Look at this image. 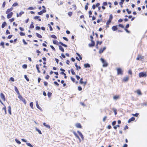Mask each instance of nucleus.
<instances>
[{"label":"nucleus","instance_id":"obj_1","mask_svg":"<svg viewBox=\"0 0 147 147\" xmlns=\"http://www.w3.org/2000/svg\"><path fill=\"white\" fill-rule=\"evenodd\" d=\"M147 72L146 71L144 72H141L139 73V76L140 78L142 77H146L147 76Z\"/></svg>","mask_w":147,"mask_h":147},{"label":"nucleus","instance_id":"obj_2","mask_svg":"<svg viewBox=\"0 0 147 147\" xmlns=\"http://www.w3.org/2000/svg\"><path fill=\"white\" fill-rule=\"evenodd\" d=\"M100 59H101V61L102 63H103V67H107V66L108 64H107V62L104 59H103L102 58H101Z\"/></svg>","mask_w":147,"mask_h":147},{"label":"nucleus","instance_id":"obj_3","mask_svg":"<svg viewBox=\"0 0 147 147\" xmlns=\"http://www.w3.org/2000/svg\"><path fill=\"white\" fill-rule=\"evenodd\" d=\"M18 98L20 100L22 101L25 105L26 104V100L21 95H19L18 96Z\"/></svg>","mask_w":147,"mask_h":147},{"label":"nucleus","instance_id":"obj_4","mask_svg":"<svg viewBox=\"0 0 147 147\" xmlns=\"http://www.w3.org/2000/svg\"><path fill=\"white\" fill-rule=\"evenodd\" d=\"M117 73L118 75H121L123 74V70L122 69L120 68H118L117 69Z\"/></svg>","mask_w":147,"mask_h":147},{"label":"nucleus","instance_id":"obj_5","mask_svg":"<svg viewBox=\"0 0 147 147\" xmlns=\"http://www.w3.org/2000/svg\"><path fill=\"white\" fill-rule=\"evenodd\" d=\"M120 98V95H116L114 96L113 97V99L115 100H117L119 99Z\"/></svg>","mask_w":147,"mask_h":147},{"label":"nucleus","instance_id":"obj_6","mask_svg":"<svg viewBox=\"0 0 147 147\" xmlns=\"http://www.w3.org/2000/svg\"><path fill=\"white\" fill-rule=\"evenodd\" d=\"M0 96L1 99H3L4 101H5L6 99L3 93H1Z\"/></svg>","mask_w":147,"mask_h":147},{"label":"nucleus","instance_id":"obj_7","mask_svg":"<svg viewBox=\"0 0 147 147\" xmlns=\"http://www.w3.org/2000/svg\"><path fill=\"white\" fill-rule=\"evenodd\" d=\"M76 127L78 128H81L82 126L80 123H77L75 124Z\"/></svg>","mask_w":147,"mask_h":147},{"label":"nucleus","instance_id":"obj_8","mask_svg":"<svg viewBox=\"0 0 147 147\" xmlns=\"http://www.w3.org/2000/svg\"><path fill=\"white\" fill-rule=\"evenodd\" d=\"M144 58V57L143 56H142L141 55H139L138 57L136 58V59L137 60H139V59H140L142 60Z\"/></svg>","mask_w":147,"mask_h":147},{"label":"nucleus","instance_id":"obj_9","mask_svg":"<svg viewBox=\"0 0 147 147\" xmlns=\"http://www.w3.org/2000/svg\"><path fill=\"white\" fill-rule=\"evenodd\" d=\"M106 47H104L102 49H100V50H99V53L100 54H101L106 49Z\"/></svg>","mask_w":147,"mask_h":147},{"label":"nucleus","instance_id":"obj_10","mask_svg":"<svg viewBox=\"0 0 147 147\" xmlns=\"http://www.w3.org/2000/svg\"><path fill=\"white\" fill-rule=\"evenodd\" d=\"M13 14V13L12 12H11V13L8 14L7 16V18L9 19L11 18Z\"/></svg>","mask_w":147,"mask_h":147},{"label":"nucleus","instance_id":"obj_11","mask_svg":"<svg viewBox=\"0 0 147 147\" xmlns=\"http://www.w3.org/2000/svg\"><path fill=\"white\" fill-rule=\"evenodd\" d=\"M24 13V11H21L20 12L19 14L18 13H17V17H18L19 16H21V15L23 14Z\"/></svg>","mask_w":147,"mask_h":147},{"label":"nucleus","instance_id":"obj_12","mask_svg":"<svg viewBox=\"0 0 147 147\" xmlns=\"http://www.w3.org/2000/svg\"><path fill=\"white\" fill-rule=\"evenodd\" d=\"M91 42L92 43L91 44H89V46L90 47H93L94 46V42L92 40H91Z\"/></svg>","mask_w":147,"mask_h":147},{"label":"nucleus","instance_id":"obj_13","mask_svg":"<svg viewBox=\"0 0 147 147\" xmlns=\"http://www.w3.org/2000/svg\"><path fill=\"white\" fill-rule=\"evenodd\" d=\"M112 29L113 31H115L117 30V27L116 26H114L112 27Z\"/></svg>","mask_w":147,"mask_h":147},{"label":"nucleus","instance_id":"obj_14","mask_svg":"<svg viewBox=\"0 0 147 147\" xmlns=\"http://www.w3.org/2000/svg\"><path fill=\"white\" fill-rule=\"evenodd\" d=\"M13 9V8L12 7H11L10 9H8L7 11L6 12V13L8 14L9 12L10 11H12Z\"/></svg>","mask_w":147,"mask_h":147},{"label":"nucleus","instance_id":"obj_15","mask_svg":"<svg viewBox=\"0 0 147 147\" xmlns=\"http://www.w3.org/2000/svg\"><path fill=\"white\" fill-rule=\"evenodd\" d=\"M135 119V118L134 117H132L128 121V123H129L131 121H134Z\"/></svg>","mask_w":147,"mask_h":147},{"label":"nucleus","instance_id":"obj_16","mask_svg":"<svg viewBox=\"0 0 147 147\" xmlns=\"http://www.w3.org/2000/svg\"><path fill=\"white\" fill-rule=\"evenodd\" d=\"M43 125L47 128L49 129L50 128V125H49L46 124L45 123H43Z\"/></svg>","mask_w":147,"mask_h":147},{"label":"nucleus","instance_id":"obj_17","mask_svg":"<svg viewBox=\"0 0 147 147\" xmlns=\"http://www.w3.org/2000/svg\"><path fill=\"white\" fill-rule=\"evenodd\" d=\"M129 79V77H125L124 78L123 81L124 82H127L128 81V80Z\"/></svg>","mask_w":147,"mask_h":147},{"label":"nucleus","instance_id":"obj_18","mask_svg":"<svg viewBox=\"0 0 147 147\" xmlns=\"http://www.w3.org/2000/svg\"><path fill=\"white\" fill-rule=\"evenodd\" d=\"M8 111L9 113V114H10V115H11V107H10V106H9L8 107Z\"/></svg>","mask_w":147,"mask_h":147},{"label":"nucleus","instance_id":"obj_19","mask_svg":"<svg viewBox=\"0 0 147 147\" xmlns=\"http://www.w3.org/2000/svg\"><path fill=\"white\" fill-rule=\"evenodd\" d=\"M36 106L37 107L38 109H40V110H41V108L39 106L38 101H36Z\"/></svg>","mask_w":147,"mask_h":147},{"label":"nucleus","instance_id":"obj_20","mask_svg":"<svg viewBox=\"0 0 147 147\" xmlns=\"http://www.w3.org/2000/svg\"><path fill=\"white\" fill-rule=\"evenodd\" d=\"M36 36L38 38H42V36L38 33H36Z\"/></svg>","mask_w":147,"mask_h":147},{"label":"nucleus","instance_id":"obj_21","mask_svg":"<svg viewBox=\"0 0 147 147\" xmlns=\"http://www.w3.org/2000/svg\"><path fill=\"white\" fill-rule=\"evenodd\" d=\"M84 66L85 68H87L88 67H90V65L89 64L86 63L84 64Z\"/></svg>","mask_w":147,"mask_h":147},{"label":"nucleus","instance_id":"obj_22","mask_svg":"<svg viewBox=\"0 0 147 147\" xmlns=\"http://www.w3.org/2000/svg\"><path fill=\"white\" fill-rule=\"evenodd\" d=\"M59 49L60 50L63 52H64V49L63 47L61 46H59Z\"/></svg>","mask_w":147,"mask_h":147},{"label":"nucleus","instance_id":"obj_23","mask_svg":"<svg viewBox=\"0 0 147 147\" xmlns=\"http://www.w3.org/2000/svg\"><path fill=\"white\" fill-rule=\"evenodd\" d=\"M75 66L76 67L77 69L78 70V69H81V67L80 66H78L77 65V64L76 63H75Z\"/></svg>","mask_w":147,"mask_h":147},{"label":"nucleus","instance_id":"obj_24","mask_svg":"<svg viewBox=\"0 0 147 147\" xmlns=\"http://www.w3.org/2000/svg\"><path fill=\"white\" fill-rule=\"evenodd\" d=\"M6 23L5 22H4L2 24L1 26V27L2 28H3L4 27L6 26Z\"/></svg>","mask_w":147,"mask_h":147},{"label":"nucleus","instance_id":"obj_25","mask_svg":"<svg viewBox=\"0 0 147 147\" xmlns=\"http://www.w3.org/2000/svg\"><path fill=\"white\" fill-rule=\"evenodd\" d=\"M14 88H15V91L18 94H19V91H18V89H17V88L16 86H14Z\"/></svg>","mask_w":147,"mask_h":147},{"label":"nucleus","instance_id":"obj_26","mask_svg":"<svg viewBox=\"0 0 147 147\" xmlns=\"http://www.w3.org/2000/svg\"><path fill=\"white\" fill-rule=\"evenodd\" d=\"M36 130L38 132L39 134H42V133L41 132V131L39 129H38L37 128H36Z\"/></svg>","mask_w":147,"mask_h":147},{"label":"nucleus","instance_id":"obj_27","mask_svg":"<svg viewBox=\"0 0 147 147\" xmlns=\"http://www.w3.org/2000/svg\"><path fill=\"white\" fill-rule=\"evenodd\" d=\"M15 140L16 143L19 144H20L21 143V142L17 139H16Z\"/></svg>","mask_w":147,"mask_h":147},{"label":"nucleus","instance_id":"obj_28","mask_svg":"<svg viewBox=\"0 0 147 147\" xmlns=\"http://www.w3.org/2000/svg\"><path fill=\"white\" fill-rule=\"evenodd\" d=\"M113 110L114 112L115 113V115H116L117 114V112H116L117 109H116L113 108Z\"/></svg>","mask_w":147,"mask_h":147},{"label":"nucleus","instance_id":"obj_29","mask_svg":"<svg viewBox=\"0 0 147 147\" xmlns=\"http://www.w3.org/2000/svg\"><path fill=\"white\" fill-rule=\"evenodd\" d=\"M26 144L28 146L30 147H33V146L29 143H26Z\"/></svg>","mask_w":147,"mask_h":147},{"label":"nucleus","instance_id":"obj_30","mask_svg":"<svg viewBox=\"0 0 147 147\" xmlns=\"http://www.w3.org/2000/svg\"><path fill=\"white\" fill-rule=\"evenodd\" d=\"M113 18V16L112 15V14H111L110 15L109 18V20H110V21H111Z\"/></svg>","mask_w":147,"mask_h":147},{"label":"nucleus","instance_id":"obj_31","mask_svg":"<svg viewBox=\"0 0 147 147\" xmlns=\"http://www.w3.org/2000/svg\"><path fill=\"white\" fill-rule=\"evenodd\" d=\"M30 106L32 109H33V102H31L30 103Z\"/></svg>","mask_w":147,"mask_h":147},{"label":"nucleus","instance_id":"obj_32","mask_svg":"<svg viewBox=\"0 0 147 147\" xmlns=\"http://www.w3.org/2000/svg\"><path fill=\"white\" fill-rule=\"evenodd\" d=\"M71 72L73 75L75 74V73L74 72V70L73 69H71Z\"/></svg>","mask_w":147,"mask_h":147},{"label":"nucleus","instance_id":"obj_33","mask_svg":"<svg viewBox=\"0 0 147 147\" xmlns=\"http://www.w3.org/2000/svg\"><path fill=\"white\" fill-rule=\"evenodd\" d=\"M59 43L62 46H64V47H67V45L63 43H62V42H59Z\"/></svg>","mask_w":147,"mask_h":147},{"label":"nucleus","instance_id":"obj_34","mask_svg":"<svg viewBox=\"0 0 147 147\" xmlns=\"http://www.w3.org/2000/svg\"><path fill=\"white\" fill-rule=\"evenodd\" d=\"M33 22H32V23H31V24L30 25V28H34V26L33 25Z\"/></svg>","mask_w":147,"mask_h":147},{"label":"nucleus","instance_id":"obj_35","mask_svg":"<svg viewBox=\"0 0 147 147\" xmlns=\"http://www.w3.org/2000/svg\"><path fill=\"white\" fill-rule=\"evenodd\" d=\"M137 93L139 95H141L142 94V93L140 90H137Z\"/></svg>","mask_w":147,"mask_h":147},{"label":"nucleus","instance_id":"obj_36","mask_svg":"<svg viewBox=\"0 0 147 147\" xmlns=\"http://www.w3.org/2000/svg\"><path fill=\"white\" fill-rule=\"evenodd\" d=\"M24 78H25V79L27 81H29V79L27 77V76L26 75H25L24 76Z\"/></svg>","mask_w":147,"mask_h":147},{"label":"nucleus","instance_id":"obj_37","mask_svg":"<svg viewBox=\"0 0 147 147\" xmlns=\"http://www.w3.org/2000/svg\"><path fill=\"white\" fill-rule=\"evenodd\" d=\"M22 67L24 69H26L27 67V65H26L24 64L22 65Z\"/></svg>","mask_w":147,"mask_h":147},{"label":"nucleus","instance_id":"obj_38","mask_svg":"<svg viewBox=\"0 0 147 147\" xmlns=\"http://www.w3.org/2000/svg\"><path fill=\"white\" fill-rule=\"evenodd\" d=\"M73 134H74L75 136L77 138L79 136H78V135L76 134V132L74 131L73 132Z\"/></svg>","mask_w":147,"mask_h":147},{"label":"nucleus","instance_id":"obj_39","mask_svg":"<svg viewBox=\"0 0 147 147\" xmlns=\"http://www.w3.org/2000/svg\"><path fill=\"white\" fill-rule=\"evenodd\" d=\"M0 45H1L3 47V48H4V43L3 42H1V43H0Z\"/></svg>","mask_w":147,"mask_h":147},{"label":"nucleus","instance_id":"obj_40","mask_svg":"<svg viewBox=\"0 0 147 147\" xmlns=\"http://www.w3.org/2000/svg\"><path fill=\"white\" fill-rule=\"evenodd\" d=\"M52 93L51 92H48L47 94V95L49 97H50Z\"/></svg>","mask_w":147,"mask_h":147},{"label":"nucleus","instance_id":"obj_41","mask_svg":"<svg viewBox=\"0 0 147 147\" xmlns=\"http://www.w3.org/2000/svg\"><path fill=\"white\" fill-rule=\"evenodd\" d=\"M51 37L55 39H56L57 38V37L54 35H52L51 36Z\"/></svg>","mask_w":147,"mask_h":147},{"label":"nucleus","instance_id":"obj_42","mask_svg":"<svg viewBox=\"0 0 147 147\" xmlns=\"http://www.w3.org/2000/svg\"><path fill=\"white\" fill-rule=\"evenodd\" d=\"M83 80V79L82 78H81L80 79V84H82L83 83V82L82 81Z\"/></svg>","mask_w":147,"mask_h":147},{"label":"nucleus","instance_id":"obj_43","mask_svg":"<svg viewBox=\"0 0 147 147\" xmlns=\"http://www.w3.org/2000/svg\"><path fill=\"white\" fill-rule=\"evenodd\" d=\"M68 14L69 16H71L72 14V12H69L68 13Z\"/></svg>","mask_w":147,"mask_h":147},{"label":"nucleus","instance_id":"obj_44","mask_svg":"<svg viewBox=\"0 0 147 147\" xmlns=\"http://www.w3.org/2000/svg\"><path fill=\"white\" fill-rule=\"evenodd\" d=\"M132 115L135 117H137L139 115V113H136L135 114H132Z\"/></svg>","mask_w":147,"mask_h":147},{"label":"nucleus","instance_id":"obj_45","mask_svg":"<svg viewBox=\"0 0 147 147\" xmlns=\"http://www.w3.org/2000/svg\"><path fill=\"white\" fill-rule=\"evenodd\" d=\"M79 135L80 136L81 138L83 140H84V137L82 133L80 134V135Z\"/></svg>","mask_w":147,"mask_h":147},{"label":"nucleus","instance_id":"obj_46","mask_svg":"<svg viewBox=\"0 0 147 147\" xmlns=\"http://www.w3.org/2000/svg\"><path fill=\"white\" fill-rule=\"evenodd\" d=\"M18 5V3H14L13 4V5L12 6H14V7H15V6H17Z\"/></svg>","mask_w":147,"mask_h":147},{"label":"nucleus","instance_id":"obj_47","mask_svg":"<svg viewBox=\"0 0 147 147\" xmlns=\"http://www.w3.org/2000/svg\"><path fill=\"white\" fill-rule=\"evenodd\" d=\"M34 9V8H33L32 7H28V10H32Z\"/></svg>","mask_w":147,"mask_h":147},{"label":"nucleus","instance_id":"obj_48","mask_svg":"<svg viewBox=\"0 0 147 147\" xmlns=\"http://www.w3.org/2000/svg\"><path fill=\"white\" fill-rule=\"evenodd\" d=\"M20 35L21 36H24L25 35V34L22 32H21L20 33Z\"/></svg>","mask_w":147,"mask_h":147},{"label":"nucleus","instance_id":"obj_49","mask_svg":"<svg viewBox=\"0 0 147 147\" xmlns=\"http://www.w3.org/2000/svg\"><path fill=\"white\" fill-rule=\"evenodd\" d=\"M40 17L39 16H36L34 17V19L35 20H38Z\"/></svg>","mask_w":147,"mask_h":147},{"label":"nucleus","instance_id":"obj_50","mask_svg":"<svg viewBox=\"0 0 147 147\" xmlns=\"http://www.w3.org/2000/svg\"><path fill=\"white\" fill-rule=\"evenodd\" d=\"M111 21H110V20H109L107 22V24L109 25L111 22Z\"/></svg>","mask_w":147,"mask_h":147},{"label":"nucleus","instance_id":"obj_51","mask_svg":"<svg viewBox=\"0 0 147 147\" xmlns=\"http://www.w3.org/2000/svg\"><path fill=\"white\" fill-rule=\"evenodd\" d=\"M126 11H127V13H128V14H130V13H131V11H129V9H126Z\"/></svg>","mask_w":147,"mask_h":147},{"label":"nucleus","instance_id":"obj_52","mask_svg":"<svg viewBox=\"0 0 147 147\" xmlns=\"http://www.w3.org/2000/svg\"><path fill=\"white\" fill-rule=\"evenodd\" d=\"M78 89L79 91H81L82 90V88L81 86H78Z\"/></svg>","mask_w":147,"mask_h":147},{"label":"nucleus","instance_id":"obj_53","mask_svg":"<svg viewBox=\"0 0 147 147\" xmlns=\"http://www.w3.org/2000/svg\"><path fill=\"white\" fill-rule=\"evenodd\" d=\"M116 121H114L112 122V125L113 126L116 124Z\"/></svg>","mask_w":147,"mask_h":147},{"label":"nucleus","instance_id":"obj_54","mask_svg":"<svg viewBox=\"0 0 147 147\" xmlns=\"http://www.w3.org/2000/svg\"><path fill=\"white\" fill-rule=\"evenodd\" d=\"M107 118V117L106 116L104 117L103 119V120H102L103 121H105V120Z\"/></svg>","mask_w":147,"mask_h":147},{"label":"nucleus","instance_id":"obj_55","mask_svg":"<svg viewBox=\"0 0 147 147\" xmlns=\"http://www.w3.org/2000/svg\"><path fill=\"white\" fill-rule=\"evenodd\" d=\"M71 80L73 82H75V79L74 78H73L72 77H71Z\"/></svg>","mask_w":147,"mask_h":147},{"label":"nucleus","instance_id":"obj_56","mask_svg":"<svg viewBox=\"0 0 147 147\" xmlns=\"http://www.w3.org/2000/svg\"><path fill=\"white\" fill-rule=\"evenodd\" d=\"M50 47H51V48L53 49V50L54 51H55V48H54V47L52 45H51L50 46Z\"/></svg>","mask_w":147,"mask_h":147},{"label":"nucleus","instance_id":"obj_57","mask_svg":"<svg viewBox=\"0 0 147 147\" xmlns=\"http://www.w3.org/2000/svg\"><path fill=\"white\" fill-rule=\"evenodd\" d=\"M42 11H40V12H38V14L39 15H41L42 14Z\"/></svg>","mask_w":147,"mask_h":147},{"label":"nucleus","instance_id":"obj_58","mask_svg":"<svg viewBox=\"0 0 147 147\" xmlns=\"http://www.w3.org/2000/svg\"><path fill=\"white\" fill-rule=\"evenodd\" d=\"M36 69H37V70H38V69H39V65H36Z\"/></svg>","mask_w":147,"mask_h":147},{"label":"nucleus","instance_id":"obj_59","mask_svg":"<svg viewBox=\"0 0 147 147\" xmlns=\"http://www.w3.org/2000/svg\"><path fill=\"white\" fill-rule=\"evenodd\" d=\"M48 25L49 26L50 30V31H52L53 30V29L52 27L49 24H48Z\"/></svg>","mask_w":147,"mask_h":147},{"label":"nucleus","instance_id":"obj_60","mask_svg":"<svg viewBox=\"0 0 147 147\" xmlns=\"http://www.w3.org/2000/svg\"><path fill=\"white\" fill-rule=\"evenodd\" d=\"M57 41L56 40H53V42L55 44H57Z\"/></svg>","mask_w":147,"mask_h":147},{"label":"nucleus","instance_id":"obj_61","mask_svg":"<svg viewBox=\"0 0 147 147\" xmlns=\"http://www.w3.org/2000/svg\"><path fill=\"white\" fill-rule=\"evenodd\" d=\"M119 26L121 27L122 28H124V26L122 25L121 24H119Z\"/></svg>","mask_w":147,"mask_h":147},{"label":"nucleus","instance_id":"obj_62","mask_svg":"<svg viewBox=\"0 0 147 147\" xmlns=\"http://www.w3.org/2000/svg\"><path fill=\"white\" fill-rule=\"evenodd\" d=\"M5 5V1H4L3 2V4H2V7H4Z\"/></svg>","mask_w":147,"mask_h":147},{"label":"nucleus","instance_id":"obj_63","mask_svg":"<svg viewBox=\"0 0 147 147\" xmlns=\"http://www.w3.org/2000/svg\"><path fill=\"white\" fill-rule=\"evenodd\" d=\"M23 42L24 43V44H25V45H26V44H27V42H26L25 41V40H24V39L23 40Z\"/></svg>","mask_w":147,"mask_h":147},{"label":"nucleus","instance_id":"obj_64","mask_svg":"<svg viewBox=\"0 0 147 147\" xmlns=\"http://www.w3.org/2000/svg\"><path fill=\"white\" fill-rule=\"evenodd\" d=\"M36 29L37 30H39L40 29V28L39 26H36Z\"/></svg>","mask_w":147,"mask_h":147}]
</instances>
